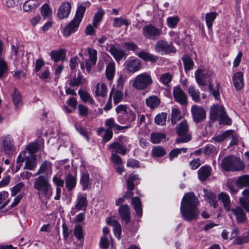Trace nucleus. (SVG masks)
Returning a JSON list of instances; mask_svg holds the SVG:
<instances>
[{
  "label": "nucleus",
  "instance_id": "1",
  "mask_svg": "<svg viewBox=\"0 0 249 249\" xmlns=\"http://www.w3.org/2000/svg\"><path fill=\"white\" fill-rule=\"evenodd\" d=\"M199 202L194 193L189 192L184 195L181 202L180 213L185 220L190 222L198 218L199 212L197 206Z\"/></svg>",
  "mask_w": 249,
  "mask_h": 249
},
{
  "label": "nucleus",
  "instance_id": "2",
  "mask_svg": "<svg viewBox=\"0 0 249 249\" xmlns=\"http://www.w3.org/2000/svg\"><path fill=\"white\" fill-rule=\"evenodd\" d=\"M85 11L86 7L85 6L80 5L78 7L74 18L63 30V34L65 37H69L77 31Z\"/></svg>",
  "mask_w": 249,
  "mask_h": 249
},
{
  "label": "nucleus",
  "instance_id": "3",
  "mask_svg": "<svg viewBox=\"0 0 249 249\" xmlns=\"http://www.w3.org/2000/svg\"><path fill=\"white\" fill-rule=\"evenodd\" d=\"M34 188L36 190L37 194H41L47 198H50L52 195V189L48 178L42 175L39 176L34 180Z\"/></svg>",
  "mask_w": 249,
  "mask_h": 249
},
{
  "label": "nucleus",
  "instance_id": "4",
  "mask_svg": "<svg viewBox=\"0 0 249 249\" xmlns=\"http://www.w3.org/2000/svg\"><path fill=\"white\" fill-rule=\"evenodd\" d=\"M221 165L226 171H239L244 168L243 162L232 155L225 157L221 161Z\"/></svg>",
  "mask_w": 249,
  "mask_h": 249
},
{
  "label": "nucleus",
  "instance_id": "5",
  "mask_svg": "<svg viewBox=\"0 0 249 249\" xmlns=\"http://www.w3.org/2000/svg\"><path fill=\"white\" fill-rule=\"evenodd\" d=\"M153 83L150 74L144 72L138 74L133 81V87L138 90L146 89Z\"/></svg>",
  "mask_w": 249,
  "mask_h": 249
},
{
  "label": "nucleus",
  "instance_id": "6",
  "mask_svg": "<svg viewBox=\"0 0 249 249\" xmlns=\"http://www.w3.org/2000/svg\"><path fill=\"white\" fill-rule=\"evenodd\" d=\"M177 134L179 136L176 140L177 143L187 142L191 140L192 136L189 133V126L186 120L182 121L179 124Z\"/></svg>",
  "mask_w": 249,
  "mask_h": 249
},
{
  "label": "nucleus",
  "instance_id": "7",
  "mask_svg": "<svg viewBox=\"0 0 249 249\" xmlns=\"http://www.w3.org/2000/svg\"><path fill=\"white\" fill-rule=\"evenodd\" d=\"M87 52L89 55V58L85 60V66H84V62L81 63L80 66L82 70H84L85 67L86 71L89 73L90 72L91 68L94 66L97 60V51L90 47L87 48Z\"/></svg>",
  "mask_w": 249,
  "mask_h": 249
},
{
  "label": "nucleus",
  "instance_id": "8",
  "mask_svg": "<svg viewBox=\"0 0 249 249\" xmlns=\"http://www.w3.org/2000/svg\"><path fill=\"white\" fill-rule=\"evenodd\" d=\"M213 72L207 69L197 70L195 73V77L197 83L200 85L204 86L207 82H210V79L213 75Z\"/></svg>",
  "mask_w": 249,
  "mask_h": 249
},
{
  "label": "nucleus",
  "instance_id": "9",
  "mask_svg": "<svg viewBox=\"0 0 249 249\" xmlns=\"http://www.w3.org/2000/svg\"><path fill=\"white\" fill-rule=\"evenodd\" d=\"M144 37L149 39H155L162 34V29L157 28L151 24H147L142 28Z\"/></svg>",
  "mask_w": 249,
  "mask_h": 249
},
{
  "label": "nucleus",
  "instance_id": "10",
  "mask_svg": "<svg viewBox=\"0 0 249 249\" xmlns=\"http://www.w3.org/2000/svg\"><path fill=\"white\" fill-rule=\"evenodd\" d=\"M155 50L157 52H164L166 53H175V48L171 43H169L167 41L163 40H159L155 45Z\"/></svg>",
  "mask_w": 249,
  "mask_h": 249
},
{
  "label": "nucleus",
  "instance_id": "11",
  "mask_svg": "<svg viewBox=\"0 0 249 249\" xmlns=\"http://www.w3.org/2000/svg\"><path fill=\"white\" fill-rule=\"evenodd\" d=\"M191 113L194 121L196 123L202 121L206 118V112L200 107L193 106L191 108Z\"/></svg>",
  "mask_w": 249,
  "mask_h": 249
},
{
  "label": "nucleus",
  "instance_id": "12",
  "mask_svg": "<svg viewBox=\"0 0 249 249\" xmlns=\"http://www.w3.org/2000/svg\"><path fill=\"white\" fill-rule=\"evenodd\" d=\"M175 100L182 105H185L187 103V96L184 92L180 87H174L173 92Z\"/></svg>",
  "mask_w": 249,
  "mask_h": 249
},
{
  "label": "nucleus",
  "instance_id": "13",
  "mask_svg": "<svg viewBox=\"0 0 249 249\" xmlns=\"http://www.w3.org/2000/svg\"><path fill=\"white\" fill-rule=\"evenodd\" d=\"M108 51L117 61L126 56L125 52L119 45H111Z\"/></svg>",
  "mask_w": 249,
  "mask_h": 249
},
{
  "label": "nucleus",
  "instance_id": "14",
  "mask_svg": "<svg viewBox=\"0 0 249 249\" xmlns=\"http://www.w3.org/2000/svg\"><path fill=\"white\" fill-rule=\"evenodd\" d=\"M135 119V113L130 109H128L124 114H120L118 117V121L122 124L131 123L134 121Z\"/></svg>",
  "mask_w": 249,
  "mask_h": 249
},
{
  "label": "nucleus",
  "instance_id": "15",
  "mask_svg": "<svg viewBox=\"0 0 249 249\" xmlns=\"http://www.w3.org/2000/svg\"><path fill=\"white\" fill-rule=\"evenodd\" d=\"M225 113V111L223 107L213 105L210 110V117L212 120L215 121L219 119L221 116H223Z\"/></svg>",
  "mask_w": 249,
  "mask_h": 249
},
{
  "label": "nucleus",
  "instance_id": "16",
  "mask_svg": "<svg viewBox=\"0 0 249 249\" xmlns=\"http://www.w3.org/2000/svg\"><path fill=\"white\" fill-rule=\"evenodd\" d=\"M118 212L122 220L125 223L128 224L130 221V208L127 204L121 205L119 209Z\"/></svg>",
  "mask_w": 249,
  "mask_h": 249
},
{
  "label": "nucleus",
  "instance_id": "17",
  "mask_svg": "<svg viewBox=\"0 0 249 249\" xmlns=\"http://www.w3.org/2000/svg\"><path fill=\"white\" fill-rule=\"evenodd\" d=\"M125 65L127 71L132 73H134L139 71L141 66L140 61L138 59L127 60L125 62Z\"/></svg>",
  "mask_w": 249,
  "mask_h": 249
},
{
  "label": "nucleus",
  "instance_id": "18",
  "mask_svg": "<svg viewBox=\"0 0 249 249\" xmlns=\"http://www.w3.org/2000/svg\"><path fill=\"white\" fill-rule=\"evenodd\" d=\"M71 10V5L69 2H64L60 6L57 16L61 19H64L68 17Z\"/></svg>",
  "mask_w": 249,
  "mask_h": 249
},
{
  "label": "nucleus",
  "instance_id": "19",
  "mask_svg": "<svg viewBox=\"0 0 249 249\" xmlns=\"http://www.w3.org/2000/svg\"><path fill=\"white\" fill-rule=\"evenodd\" d=\"M233 214L236 216V219L238 223H244L247 220L245 213L242 208L237 206L231 210Z\"/></svg>",
  "mask_w": 249,
  "mask_h": 249
},
{
  "label": "nucleus",
  "instance_id": "20",
  "mask_svg": "<svg viewBox=\"0 0 249 249\" xmlns=\"http://www.w3.org/2000/svg\"><path fill=\"white\" fill-rule=\"evenodd\" d=\"M232 81L237 90L241 89L244 85L243 72L238 71L235 73L232 77Z\"/></svg>",
  "mask_w": 249,
  "mask_h": 249
},
{
  "label": "nucleus",
  "instance_id": "21",
  "mask_svg": "<svg viewBox=\"0 0 249 249\" xmlns=\"http://www.w3.org/2000/svg\"><path fill=\"white\" fill-rule=\"evenodd\" d=\"M107 223L113 227V231L115 236L119 240L121 237V226L118 220L109 217Z\"/></svg>",
  "mask_w": 249,
  "mask_h": 249
},
{
  "label": "nucleus",
  "instance_id": "22",
  "mask_svg": "<svg viewBox=\"0 0 249 249\" xmlns=\"http://www.w3.org/2000/svg\"><path fill=\"white\" fill-rule=\"evenodd\" d=\"M65 182L67 190L68 191L72 190L74 188H75L76 184V175H73L69 173L66 176Z\"/></svg>",
  "mask_w": 249,
  "mask_h": 249
},
{
  "label": "nucleus",
  "instance_id": "23",
  "mask_svg": "<svg viewBox=\"0 0 249 249\" xmlns=\"http://www.w3.org/2000/svg\"><path fill=\"white\" fill-rule=\"evenodd\" d=\"M108 149H113L115 153L122 155H125L127 152L126 146L118 142H114L111 143L108 146Z\"/></svg>",
  "mask_w": 249,
  "mask_h": 249
},
{
  "label": "nucleus",
  "instance_id": "24",
  "mask_svg": "<svg viewBox=\"0 0 249 249\" xmlns=\"http://www.w3.org/2000/svg\"><path fill=\"white\" fill-rule=\"evenodd\" d=\"M3 150L7 155H11L14 152V144L12 139L6 137L3 140Z\"/></svg>",
  "mask_w": 249,
  "mask_h": 249
},
{
  "label": "nucleus",
  "instance_id": "25",
  "mask_svg": "<svg viewBox=\"0 0 249 249\" xmlns=\"http://www.w3.org/2000/svg\"><path fill=\"white\" fill-rule=\"evenodd\" d=\"M11 96L15 108L16 110H18L22 106L21 97L19 91L17 89H14Z\"/></svg>",
  "mask_w": 249,
  "mask_h": 249
},
{
  "label": "nucleus",
  "instance_id": "26",
  "mask_svg": "<svg viewBox=\"0 0 249 249\" xmlns=\"http://www.w3.org/2000/svg\"><path fill=\"white\" fill-rule=\"evenodd\" d=\"M218 198L223 203L224 208L227 211H231V204L230 196L225 193L222 192L219 194Z\"/></svg>",
  "mask_w": 249,
  "mask_h": 249
},
{
  "label": "nucleus",
  "instance_id": "27",
  "mask_svg": "<svg viewBox=\"0 0 249 249\" xmlns=\"http://www.w3.org/2000/svg\"><path fill=\"white\" fill-rule=\"evenodd\" d=\"M211 168L208 166L201 167L198 171V178L200 181H205L211 175Z\"/></svg>",
  "mask_w": 249,
  "mask_h": 249
},
{
  "label": "nucleus",
  "instance_id": "28",
  "mask_svg": "<svg viewBox=\"0 0 249 249\" xmlns=\"http://www.w3.org/2000/svg\"><path fill=\"white\" fill-rule=\"evenodd\" d=\"M242 195L244 197L240 198V204L247 212H249V189L244 190Z\"/></svg>",
  "mask_w": 249,
  "mask_h": 249
},
{
  "label": "nucleus",
  "instance_id": "29",
  "mask_svg": "<svg viewBox=\"0 0 249 249\" xmlns=\"http://www.w3.org/2000/svg\"><path fill=\"white\" fill-rule=\"evenodd\" d=\"M66 51L64 49H60L58 51H52L50 53L51 58L55 62L60 60H64Z\"/></svg>",
  "mask_w": 249,
  "mask_h": 249
},
{
  "label": "nucleus",
  "instance_id": "30",
  "mask_svg": "<svg viewBox=\"0 0 249 249\" xmlns=\"http://www.w3.org/2000/svg\"><path fill=\"white\" fill-rule=\"evenodd\" d=\"M80 183L83 190L89 189L91 185V181L89 179V175L87 173H84L81 176Z\"/></svg>",
  "mask_w": 249,
  "mask_h": 249
},
{
  "label": "nucleus",
  "instance_id": "31",
  "mask_svg": "<svg viewBox=\"0 0 249 249\" xmlns=\"http://www.w3.org/2000/svg\"><path fill=\"white\" fill-rule=\"evenodd\" d=\"M160 103V99L155 95H151L145 100L146 106L151 109L157 107Z\"/></svg>",
  "mask_w": 249,
  "mask_h": 249
},
{
  "label": "nucleus",
  "instance_id": "32",
  "mask_svg": "<svg viewBox=\"0 0 249 249\" xmlns=\"http://www.w3.org/2000/svg\"><path fill=\"white\" fill-rule=\"evenodd\" d=\"M24 157L26 159L24 168L30 170H33L36 165V156L30 154V156H24Z\"/></svg>",
  "mask_w": 249,
  "mask_h": 249
},
{
  "label": "nucleus",
  "instance_id": "33",
  "mask_svg": "<svg viewBox=\"0 0 249 249\" xmlns=\"http://www.w3.org/2000/svg\"><path fill=\"white\" fill-rule=\"evenodd\" d=\"M3 45L2 41L0 40V78H1L7 71V64L2 57Z\"/></svg>",
  "mask_w": 249,
  "mask_h": 249
},
{
  "label": "nucleus",
  "instance_id": "34",
  "mask_svg": "<svg viewBox=\"0 0 249 249\" xmlns=\"http://www.w3.org/2000/svg\"><path fill=\"white\" fill-rule=\"evenodd\" d=\"M132 204L133 205L137 215L139 217H141L142 214V205L141 199L138 197H132Z\"/></svg>",
  "mask_w": 249,
  "mask_h": 249
},
{
  "label": "nucleus",
  "instance_id": "35",
  "mask_svg": "<svg viewBox=\"0 0 249 249\" xmlns=\"http://www.w3.org/2000/svg\"><path fill=\"white\" fill-rule=\"evenodd\" d=\"M232 133H233V130H228L219 135H214L212 139L217 142H221L230 137L232 134Z\"/></svg>",
  "mask_w": 249,
  "mask_h": 249
},
{
  "label": "nucleus",
  "instance_id": "36",
  "mask_svg": "<svg viewBox=\"0 0 249 249\" xmlns=\"http://www.w3.org/2000/svg\"><path fill=\"white\" fill-rule=\"evenodd\" d=\"M115 72V65L114 62H109L106 70V74L107 78L109 80H112L114 76Z\"/></svg>",
  "mask_w": 249,
  "mask_h": 249
},
{
  "label": "nucleus",
  "instance_id": "37",
  "mask_svg": "<svg viewBox=\"0 0 249 249\" xmlns=\"http://www.w3.org/2000/svg\"><path fill=\"white\" fill-rule=\"evenodd\" d=\"M39 5L38 1L37 0H28L24 2L23 9L25 12H29L36 9Z\"/></svg>",
  "mask_w": 249,
  "mask_h": 249
},
{
  "label": "nucleus",
  "instance_id": "38",
  "mask_svg": "<svg viewBox=\"0 0 249 249\" xmlns=\"http://www.w3.org/2000/svg\"><path fill=\"white\" fill-rule=\"evenodd\" d=\"M236 184L241 188L249 187V176L244 175L239 177L236 180Z\"/></svg>",
  "mask_w": 249,
  "mask_h": 249
},
{
  "label": "nucleus",
  "instance_id": "39",
  "mask_svg": "<svg viewBox=\"0 0 249 249\" xmlns=\"http://www.w3.org/2000/svg\"><path fill=\"white\" fill-rule=\"evenodd\" d=\"M52 164L50 162L45 161L40 166L38 172L35 174V176L41 174L45 173L46 174H50L51 172Z\"/></svg>",
  "mask_w": 249,
  "mask_h": 249
},
{
  "label": "nucleus",
  "instance_id": "40",
  "mask_svg": "<svg viewBox=\"0 0 249 249\" xmlns=\"http://www.w3.org/2000/svg\"><path fill=\"white\" fill-rule=\"evenodd\" d=\"M218 16V14L215 12H211L206 14L205 20L207 26L209 29H211L213 26V23Z\"/></svg>",
  "mask_w": 249,
  "mask_h": 249
},
{
  "label": "nucleus",
  "instance_id": "41",
  "mask_svg": "<svg viewBox=\"0 0 249 249\" xmlns=\"http://www.w3.org/2000/svg\"><path fill=\"white\" fill-rule=\"evenodd\" d=\"M107 93V87L105 83H99L96 85L95 95L97 96L105 97Z\"/></svg>",
  "mask_w": 249,
  "mask_h": 249
},
{
  "label": "nucleus",
  "instance_id": "42",
  "mask_svg": "<svg viewBox=\"0 0 249 249\" xmlns=\"http://www.w3.org/2000/svg\"><path fill=\"white\" fill-rule=\"evenodd\" d=\"M205 193V196L208 199L209 204L213 208H216L217 206V200L215 195L211 192H209L205 189H204Z\"/></svg>",
  "mask_w": 249,
  "mask_h": 249
},
{
  "label": "nucleus",
  "instance_id": "43",
  "mask_svg": "<svg viewBox=\"0 0 249 249\" xmlns=\"http://www.w3.org/2000/svg\"><path fill=\"white\" fill-rule=\"evenodd\" d=\"M78 94L81 99V100L84 103L89 102L90 104H94V101L92 99L91 96L87 91L79 89L78 91Z\"/></svg>",
  "mask_w": 249,
  "mask_h": 249
},
{
  "label": "nucleus",
  "instance_id": "44",
  "mask_svg": "<svg viewBox=\"0 0 249 249\" xmlns=\"http://www.w3.org/2000/svg\"><path fill=\"white\" fill-rule=\"evenodd\" d=\"M88 202L87 198L84 196H79L77 198V202L75 206V208L78 211L85 209L87 206Z\"/></svg>",
  "mask_w": 249,
  "mask_h": 249
},
{
  "label": "nucleus",
  "instance_id": "45",
  "mask_svg": "<svg viewBox=\"0 0 249 249\" xmlns=\"http://www.w3.org/2000/svg\"><path fill=\"white\" fill-rule=\"evenodd\" d=\"M139 56L145 61H149L151 62H156L158 57L149 53L141 52L139 53Z\"/></svg>",
  "mask_w": 249,
  "mask_h": 249
},
{
  "label": "nucleus",
  "instance_id": "46",
  "mask_svg": "<svg viewBox=\"0 0 249 249\" xmlns=\"http://www.w3.org/2000/svg\"><path fill=\"white\" fill-rule=\"evenodd\" d=\"M182 60L185 71H190L193 68L194 63L190 57L187 55H184L182 58Z\"/></svg>",
  "mask_w": 249,
  "mask_h": 249
},
{
  "label": "nucleus",
  "instance_id": "47",
  "mask_svg": "<svg viewBox=\"0 0 249 249\" xmlns=\"http://www.w3.org/2000/svg\"><path fill=\"white\" fill-rule=\"evenodd\" d=\"M181 118L180 111L177 108H174L172 110L171 112V123L174 125H175L177 122Z\"/></svg>",
  "mask_w": 249,
  "mask_h": 249
},
{
  "label": "nucleus",
  "instance_id": "48",
  "mask_svg": "<svg viewBox=\"0 0 249 249\" xmlns=\"http://www.w3.org/2000/svg\"><path fill=\"white\" fill-rule=\"evenodd\" d=\"M220 84L217 83L216 86L213 88L212 84L210 83L209 84V89L210 93L214 97L216 100H218L220 98V92H219Z\"/></svg>",
  "mask_w": 249,
  "mask_h": 249
},
{
  "label": "nucleus",
  "instance_id": "49",
  "mask_svg": "<svg viewBox=\"0 0 249 249\" xmlns=\"http://www.w3.org/2000/svg\"><path fill=\"white\" fill-rule=\"evenodd\" d=\"M188 93L194 101L199 102L200 101L199 91L196 90L193 86H191L189 87Z\"/></svg>",
  "mask_w": 249,
  "mask_h": 249
},
{
  "label": "nucleus",
  "instance_id": "50",
  "mask_svg": "<svg viewBox=\"0 0 249 249\" xmlns=\"http://www.w3.org/2000/svg\"><path fill=\"white\" fill-rule=\"evenodd\" d=\"M138 179H139L138 175L133 173L130 174L126 181L127 189L133 190L134 189V181Z\"/></svg>",
  "mask_w": 249,
  "mask_h": 249
},
{
  "label": "nucleus",
  "instance_id": "51",
  "mask_svg": "<svg viewBox=\"0 0 249 249\" xmlns=\"http://www.w3.org/2000/svg\"><path fill=\"white\" fill-rule=\"evenodd\" d=\"M85 82V79L81 73H78L77 77H74L70 81V85L72 87L79 86Z\"/></svg>",
  "mask_w": 249,
  "mask_h": 249
},
{
  "label": "nucleus",
  "instance_id": "52",
  "mask_svg": "<svg viewBox=\"0 0 249 249\" xmlns=\"http://www.w3.org/2000/svg\"><path fill=\"white\" fill-rule=\"evenodd\" d=\"M165 138V135L163 133H153L151 135V142L154 143H159Z\"/></svg>",
  "mask_w": 249,
  "mask_h": 249
},
{
  "label": "nucleus",
  "instance_id": "53",
  "mask_svg": "<svg viewBox=\"0 0 249 249\" xmlns=\"http://www.w3.org/2000/svg\"><path fill=\"white\" fill-rule=\"evenodd\" d=\"M41 14L44 19H47L51 16V9L48 4H44L42 6Z\"/></svg>",
  "mask_w": 249,
  "mask_h": 249
},
{
  "label": "nucleus",
  "instance_id": "54",
  "mask_svg": "<svg viewBox=\"0 0 249 249\" xmlns=\"http://www.w3.org/2000/svg\"><path fill=\"white\" fill-rule=\"evenodd\" d=\"M179 21V18L178 17H168L167 18V25L169 28L173 29L176 27Z\"/></svg>",
  "mask_w": 249,
  "mask_h": 249
},
{
  "label": "nucleus",
  "instance_id": "55",
  "mask_svg": "<svg viewBox=\"0 0 249 249\" xmlns=\"http://www.w3.org/2000/svg\"><path fill=\"white\" fill-rule=\"evenodd\" d=\"M167 114L165 113H161L158 114L155 118V122L158 125H163L165 124Z\"/></svg>",
  "mask_w": 249,
  "mask_h": 249
},
{
  "label": "nucleus",
  "instance_id": "56",
  "mask_svg": "<svg viewBox=\"0 0 249 249\" xmlns=\"http://www.w3.org/2000/svg\"><path fill=\"white\" fill-rule=\"evenodd\" d=\"M104 15V11L102 9H99L98 11L95 14L92 22L93 26L97 27L98 23L102 19Z\"/></svg>",
  "mask_w": 249,
  "mask_h": 249
},
{
  "label": "nucleus",
  "instance_id": "57",
  "mask_svg": "<svg viewBox=\"0 0 249 249\" xmlns=\"http://www.w3.org/2000/svg\"><path fill=\"white\" fill-rule=\"evenodd\" d=\"M187 151V148H186L174 149L170 152L169 158L170 160H172L175 157H177L179 154H180L181 152L186 153Z\"/></svg>",
  "mask_w": 249,
  "mask_h": 249
},
{
  "label": "nucleus",
  "instance_id": "58",
  "mask_svg": "<svg viewBox=\"0 0 249 249\" xmlns=\"http://www.w3.org/2000/svg\"><path fill=\"white\" fill-rule=\"evenodd\" d=\"M172 79V76L168 72L163 73L160 77V81L164 85H167Z\"/></svg>",
  "mask_w": 249,
  "mask_h": 249
},
{
  "label": "nucleus",
  "instance_id": "59",
  "mask_svg": "<svg viewBox=\"0 0 249 249\" xmlns=\"http://www.w3.org/2000/svg\"><path fill=\"white\" fill-rule=\"evenodd\" d=\"M152 154L156 157H161L166 154V152L162 147L159 146L153 148Z\"/></svg>",
  "mask_w": 249,
  "mask_h": 249
},
{
  "label": "nucleus",
  "instance_id": "60",
  "mask_svg": "<svg viewBox=\"0 0 249 249\" xmlns=\"http://www.w3.org/2000/svg\"><path fill=\"white\" fill-rule=\"evenodd\" d=\"M123 24L127 26L128 23L126 20L121 18H116L114 19L113 26L114 27H120Z\"/></svg>",
  "mask_w": 249,
  "mask_h": 249
},
{
  "label": "nucleus",
  "instance_id": "61",
  "mask_svg": "<svg viewBox=\"0 0 249 249\" xmlns=\"http://www.w3.org/2000/svg\"><path fill=\"white\" fill-rule=\"evenodd\" d=\"M113 90V91L114 92V89ZM114 94V103L115 104H118L121 101V100L123 99V94L122 91L119 90H117L115 91L114 93L113 92L112 95Z\"/></svg>",
  "mask_w": 249,
  "mask_h": 249
},
{
  "label": "nucleus",
  "instance_id": "62",
  "mask_svg": "<svg viewBox=\"0 0 249 249\" xmlns=\"http://www.w3.org/2000/svg\"><path fill=\"white\" fill-rule=\"evenodd\" d=\"M38 149V145L37 143H32L28 145L27 150L28 151V155L30 154L34 155Z\"/></svg>",
  "mask_w": 249,
  "mask_h": 249
},
{
  "label": "nucleus",
  "instance_id": "63",
  "mask_svg": "<svg viewBox=\"0 0 249 249\" xmlns=\"http://www.w3.org/2000/svg\"><path fill=\"white\" fill-rule=\"evenodd\" d=\"M74 235L79 239H81L83 238V229L81 225H76L74 230Z\"/></svg>",
  "mask_w": 249,
  "mask_h": 249
},
{
  "label": "nucleus",
  "instance_id": "64",
  "mask_svg": "<svg viewBox=\"0 0 249 249\" xmlns=\"http://www.w3.org/2000/svg\"><path fill=\"white\" fill-rule=\"evenodd\" d=\"M24 184L22 182H20L17 184L12 190L11 195L13 196H15L18 193L20 192L21 189L23 187Z\"/></svg>",
  "mask_w": 249,
  "mask_h": 249
}]
</instances>
